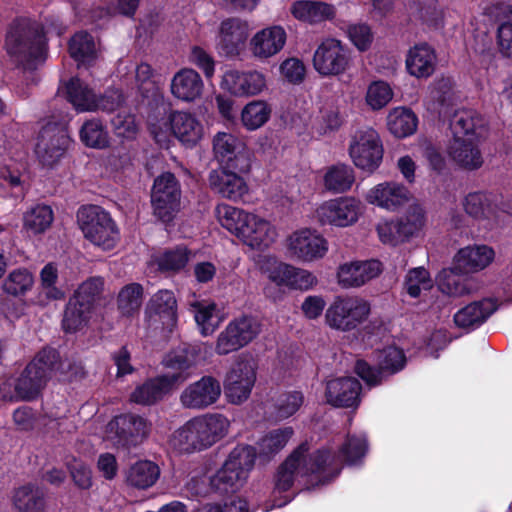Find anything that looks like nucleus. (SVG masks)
<instances>
[{
  "label": "nucleus",
  "mask_w": 512,
  "mask_h": 512,
  "mask_svg": "<svg viewBox=\"0 0 512 512\" xmlns=\"http://www.w3.org/2000/svg\"><path fill=\"white\" fill-rule=\"evenodd\" d=\"M449 127L454 138L481 140L487 132V121L477 110L463 108L453 113Z\"/></svg>",
  "instance_id": "nucleus-27"
},
{
  "label": "nucleus",
  "mask_w": 512,
  "mask_h": 512,
  "mask_svg": "<svg viewBox=\"0 0 512 512\" xmlns=\"http://www.w3.org/2000/svg\"><path fill=\"white\" fill-rule=\"evenodd\" d=\"M480 140L454 138L450 155L455 163L464 170L475 171L482 167L484 160L478 147Z\"/></svg>",
  "instance_id": "nucleus-37"
},
{
  "label": "nucleus",
  "mask_w": 512,
  "mask_h": 512,
  "mask_svg": "<svg viewBox=\"0 0 512 512\" xmlns=\"http://www.w3.org/2000/svg\"><path fill=\"white\" fill-rule=\"evenodd\" d=\"M265 87V76L257 70L232 69L226 71L222 78V88L235 96H254Z\"/></svg>",
  "instance_id": "nucleus-25"
},
{
  "label": "nucleus",
  "mask_w": 512,
  "mask_h": 512,
  "mask_svg": "<svg viewBox=\"0 0 512 512\" xmlns=\"http://www.w3.org/2000/svg\"><path fill=\"white\" fill-rule=\"evenodd\" d=\"M67 100L80 112L95 111L94 91L77 77L71 78L66 84Z\"/></svg>",
  "instance_id": "nucleus-43"
},
{
  "label": "nucleus",
  "mask_w": 512,
  "mask_h": 512,
  "mask_svg": "<svg viewBox=\"0 0 512 512\" xmlns=\"http://www.w3.org/2000/svg\"><path fill=\"white\" fill-rule=\"evenodd\" d=\"M79 136L81 142L89 148L104 149L109 146V134L100 119H90L83 123Z\"/></svg>",
  "instance_id": "nucleus-50"
},
{
  "label": "nucleus",
  "mask_w": 512,
  "mask_h": 512,
  "mask_svg": "<svg viewBox=\"0 0 512 512\" xmlns=\"http://www.w3.org/2000/svg\"><path fill=\"white\" fill-rule=\"evenodd\" d=\"M425 220V211L415 204L402 216L378 223L376 231L382 243L397 246L417 237L425 225Z\"/></svg>",
  "instance_id": "nucleus-7"
},
{
  "label": "nucleus",
  "mask_w": 512,
  "mask_h": 512,
  "mask_svg": "<svg viewBox=\"0 0 512 512\" xmlns=\"http://www.w3.org/2000/svg\"><path fill=\"white\" fill-rule=\"evenodd\" d=\"M307 451H309V444L301 443L278 467L274 477L273 507H283L292 501V497L280 496L278 498L277 494L281 495L292 488L296 471L301 467V460Z\"/></svg>",
  "instance_id": "nucleus-20"
},
{
  "label": "nucleus",
  "mask_w": 512,
  "mask_h": 512,
  "mask_svg": "<svg viewBox=\"0 0 512 512\" xmlns=\"http://www.w3.org/2000/svg\"><path fill=\"white\" fill-rule=\"evenodd\" d=\"M30 362L35 363L37 370L43 371L44 375L49 380L52 375L62 367V359L59 351L50 346L42 348Z\"/></svg>",
  "instance_id": "nucleus-58"
},
{
  "label": "nucleus",
  "mask_w": 512,
  "mask_h": 512,
  "mask_svg": "<svg viewBox=\"0 0 512 512\" xmlns=\"http://www.w3.org/2000/svg\"><path fill=\"white\" fill-rule=\"evenodd\" d=\"M303 475L328 473L321 481L322 484L334 480L342 471V461L338 453L328 447L319 448L312 453L308 451L301 460Z\"/></svg>",
  "instance_id": "nucleus-24"
},
{
  "label": "nucleus",
  "mask_w": 512,
  "mask_h": 512,
  "mask_svg": "<svg viewBox=\"0 0 512 512\" xmlns=\"http://www.w3.org/2000/svg\"><path fill=\"white\" fill-rule=\"evenodd\" d=\"M196 355V349L186 344L173 350L167 355L164 363L167 368L174 370V372L165 375L181 374L183 379L179 383L184 382L188 376L187 371L196 363Z\"/></svg>",
  "instance_id": "nucleus-49"
},
{
  "label": "nucleus",
  "mask_w": 512,
  "mask_h": 512,
  "mask_svg": "<svg viewBox=\"0 0 512 512\" xmlns=\"http://www.w3.org/2000/svg\"><path fill=\"white\" fill-rule=\"evenodd\" d=\"M370 303L356 296H336L325 312L326 324L334 330L350 332L362 325L370 315Z\"/></svg>",
  "instance_id": "nucleus-6"
},
{
  "label": "nucleus",
  "mask_w": 512,
  "mask_h": 512,
  "mask_svg": "<svg viewBox=\"0 0 512 512\" xmlns=\"http://www.w3.org/2000/svg\"><path fill=\"white\" fill-rule=\"evenodd\" d=\"M229 426V420L220 413L197 416L173 433L171 443L180 453L203 451L224 438Z\"/></svg>",
  "instance_id": "nucleus-3"
},
{
  "label": "nucleus",
  "mask_w": 512,
  "mask_h": 512,
  "mask_svg": "<svg viewBox=\"0 0 512 512\" xmlns=\"http://www.w3.org/2000/svg\"><path fill=\"white\" fill-rule=\"evenodd\" d=\"M103 286L104 280L101 277H91L78 287L72 297L93 309L96 299L103 290Z\"/></svg>",
  "instance_id": "nucleus-63"
},
{
  "label": "nucleus",
  "mask_w": 512,
  "mask_h": 512,
  "mask_svg": "<svg viewBox=\"0 0 512 512\" xmlns=\"http://www.w3.org/2000/svg\"><path fill=\"white\" fill-rule=\"evenodd\" d=\"M257 458L256 448L237 445L228 455L220 469L210 477L209 485L219 495H230L239 491L246 483Z\"/></svg>",
  "instance_id": "nucleus-4"
},
{
  "label": "nucleus",
  "mask_w": 512,
  "mask_h": 512,
  "mask_svg": "<svg viewBox=\"0 0 512 512\" xmlns=\"http://www.w3.org/2000/svg\"><path fill=\"white\" fill-rule=\"evenodd\" d=\"M34 283L32 274L27 269L12 271L3 282V290L12 296H23L31 290Z\"/></svg>",
  "instance_id": "nucleus-57"
},
{
  "label": "nucleus",
  "mask_w": 512,
  "mask_h": 512,
  "mask_svg": "<svg viewBox=\"0 0 512 512\" xmlns=\"http://www.w3.org/2000/svg\"><path fill=\"white\" fill-rule=\"evenodd\" d=\"M304 395L301 391H289L279 395L275 410L280 419H287L293 416L303 405Z\"/></svg>",
  "instance_id": "nucleus-61"
},
{
  "label": "nucleus",
  "mask_w": 512,
  "mask_h": 512,
  "mask_svg": "<svg viewBox=\"0 0 512 512\" xmlns=\"http://www.w3.org/2000/svg\"><path fill=\"white\" fill-rule=\"evenodd\" d=\"M498 308L499 303L496 298L488 297L473 301L454 314V323L459 328L476 329L485 323Z\"/></svg>",
  "instance_id": "nucleus-29"
},
{
  "label": "nucleus",
  "mask_w": 512,
  "mask_h": 512,
  "mask_svg": "<svg viewBox=\"0 0 512 512\" xmlns=\"http://www.w3.org/2000/svg\"><path fill=\"white\" fill-rule=\"evenodd\" d=\"M367 451L368 440L365 435L347 434L337 453L342 465H353L361 461Z\"/></svg>",
  "instance_id": "nucleus-52"
},
{
  "label": "nucleus",
  "mask_w": 512,
  "mask_h": 512,
  "mask_svg": "<svg viewBox=\"0 0 512 512\" xmlns=\"http://www.w3.org/2000/svg\"><path fill=\"white\" fill-rule=\"evenodd\" d=\"M107 429L113 434L118 447L130 449L148 438L151 423L145 417L129 412L114 416Z\"/></svg>",
  "instance_id": "nucleus-15"
},
{
  "label": "nucleus",
  "mask_w": 512,
  "mask_h": 512,
  "mask_svg": "<svg viewBox=\"0 0 512 512\" xmlns=\"http://www.w3.org/2000/svg\"><path fill=\"white\" fill-rule=\"evenodd\" d=\"M221 391L220 382L215 377L204 375L184 389L180 401L185 408L202 410L215 404Z\"/></svg>",
  "instance_id": "nucleus-22"
},
{
  "label": "nucleus",
  "mask_w": 512,
  "mask_h": 512,
  "mask_svg": "<svg viewBox=\"0 0 512 512\" xmlns=\"http://www.w3.org/2000/svg\"><path fill=\"white\" fill-rule=\"evenodd\" d=\"M382 269L383 265L378 258L345 263L337 271L338 283L343 288L360 287L377 277Z\"/></svg>",
  "instance_id": "nucleus-26"
},
{
  "label": "nucleus",
  "mask_w": 512,
  "mask_h": 512,
  "mask_svg": "<svg viewBox=\"0 0 512 512\" xmlns=\"http://www.w3.org/2000/svg\"><path fill=\"white\" fill-rule=\"evenodd\" d=\"M316 213L321 225L345 228L358 221L362 203L352 196H340L323 202Z\"/></svg>",
  "instance_id": "nucleus-16"
},
{
  "label": "nucleus",
  "mask_w": 512,
  "mask_h": 512,
  "mask_svg": "<svg viewBox=\"0 0 512 512\" xmlns=\"http://www.w3.org/2000/svg\"><path fill=\"white\" fill-rule=\"evenodd\" d=\"M0 197L23 198L24 184L18 171L4 168L0 172Z\"/></svg>",
  "instance_id": "nucleus-59"
},
{
  "label": "nucleus",
  "mask_w": 512,
  "mask_h": 512,
  "mask_svg": "<svg viewBox=\"0 0 512 512\" xmlns=\"http://www.w3.org/2000/svg\"><path fill=\"white\" fill-rule=\"evenodd\" d=\"M393 92L388 83L384 81L372 82L366 93V102L373 110L385 107L392 99Z\"/></svg>",
  "instance_id": "nucleus-62"
},
{
  "label": "nucleus",
  "mask_w": 512,
  "mask_h": 512,
  "mask_svg": "<svg viewBox=\"0 0 512 512\" xmlns=\"http://www.w3.org/2000/svg\"><path fill=\"white\" fill-rule=\"evenodd\" d=\"M353 61L352 50L336 38H326L313 55V67L323 77L344 74Z\"/></svg>",
  "instance_id": "nucleus-12"
},
{
  "label": "nucleus",
  "mask_w": 512,
  "mask_h": 512,
  "mask_svg": "<svg viewBox=\"0 0 512 512\" xmlns=\"http://www.w3.org/2000/svg\"><path fill=\"white\" fill-rule=\"evenodd\" d=\"M408 200L407 189L396 183H382L367 194V201L387 210H396Z\"/></svg>",
  "instance_id": "nucleus-38"
},
{
  "label": "nucleus",
  "mask_w": 512,
  "mask_h": 512,
  "mask_svg": "<svg viewBox=\"0 0 512 512\" xmlns=\"http://www.w3.org/2000/svg\"><path fill=\"white\" fill-rule=\"evenodd\" d=\"M294 431L292 427H284L272 430L264 436L260 443V455L271 457L282 450L292 437Z\"/></svg>",
  "instance_id": "nucleus-55"
},
{
  "label": "nucleus",
  "mask_w": 512,
  "mask_h": 512,
  "mask_svg": "<svg viewBox=\"0 0 512 512\" xmlns=\"http://www.w3.org/2000/svg\"><path fill=\"white\" fill-rule=\"evenodd\" d=\"M92 308L74 297L65 306L62 329L66 333H75L89 321Z\"/></svg>",
  "instance_id": "nucleus-44"
},
{
  "label": "nucleus",
  "mask_w": 512,
  "mask_h": 512,
  "mask_svg": "<svg viewBox=\"0 0 512 512\" xmlns=\"http://www.w3.org/2000/svg\"><path fill=\"white\" fill-rule=\"evenodd\" d=\"M287 247L292 256H324L328 242L315 230L305 228L293 232L287 238Z\"/></svg>",
  "instance_id": "nucleus-30"
},
{
  "label": "nucleus",
  "mask_w": 512,
  "mask_h": 512,
  "mask_svg": "<svg viewBox=\"0 0 512 512\" xmlns=\"http://www.w3.org/2000/svg\"><path fill=\"white\" fill-rule=\"evenodd\" d=\"M203 81L201 76L193 69L184 68L178 71L171 82L172 94L186 102H192L201 96Z\"/></svg>",
  "instance_id": "nucleus-36"
},
{
  "label": "nucleus",
  "mask_w": 512,
  "mask_h": 512,
  "mask_svg": "<svg viewBox=\"0 0 512 512\" xmlns=\"http://www.w3.org/2000/svg\"><path fill=\"white\" fill-rule=\"evenodd\" d=\"M213 151L219 167L250 171L251 153L246 145L233 134L218 132L213 139Z\"/></svg>",
  "instance_id": "nucleus-17"
},
{
  "label": "nucleus",
  "mask_w": 512,
  "mask_h": 512,
  "mask_svg": "<svg viewBox=\"0 0 512 512\" xmlns=\"http://www.w3.org/2000/svg\"><path fill=\"white\" fill-rule=\"evenodd\" d=\"M216 213L221 226L252 249L263 251L276 239L271 223L255 214L227 204L217 206Z\"/></svg>",
  "instance_id": "nucleus-2"
},
{
  "label": "nucleus",
  "mask_w": 512,
  "mask_h": 512,
  "mask_svg": "<svg viewBox=\"0 0 512 512\" xmlns=\"http://www.w3.org/2000/svg\"><path fill=\"white\" fill-rule=\"evenodd\" d=\"M376 362L382 374L385 376L394 375L404 369L407 363L403 349L397 346H386L375 353Z\"/></svg>",
  "instance_id": "nucleus-51"
},
{
  "label": "nucleus",
  "mask_w": 512,
  "mask_h": 512,
  "mask_svg": "<svg viewBox=\"0 0 512 512\" xmlns=\"http://www.w3.org/2000/svg\"><path fill=\"white\" fill-rule=\"evenodd\" d=\"M160 476L157 464L149 460H140L133 464L127 474V483L137 489H147L155 484Z\"/></svg>",
  "instance_id": "nucleus-46"
},
{
  "label": "nucleus",
  "mask_w": 512,
  "mask_h": 512,
  "mask_svg": "<svg viewBox=\"0 0 512 512\" xmlns=\"http://www.w3.org/2000/svg\"><path fill=\"white\" fill-rule=\"evenodd\" d=\"M49 379L43 371L37 370L35 363L29 362L15 381V392L24 401L35 400L47 385Z\"/></svg>",
  "instance_id": "nucleus-35"
},
{
  "label": "nucleus",
  "mask_w": 512,
  "mask_h": 512,
  "mask_svg": "<svg viewBox=\"0 0 512 512\" xmlns=\"http://www.w3.org/2000/svg\"><path fill=\"white\" fill-rule=\"evenodd\" d=\"M249 24L238 17L224 19L219 26L217 49L220 55L234 59L245 49Z\"/></svg>",
  "instance_id": "nucleus-19"
},
{
  "label": "nucleus",
  "mask_w": 512,
  "mask_h": 512,
  "mask_svg": "<svg viewBox=\"0 0 512 512\" xmlns=\"http://www.w3.org/2000/svg\"><path fill=\"white\" fill-rule=\"evenodd\" d=\"M271 115V108L267 102L262 100H254L242 110L241 120L248 130H256L263 126Z\"/></svg>",
  "instance_id": "nucleus-54"
},
{
  "label": "nucleus",
  "mask_w": 512,
  "mask_h": 512,
  "mask_svg": "<svg viewBox=\"0 0 512 512\" xmlns=\"http://www.w3.org/2000/svg\"><path fill=\"white\" fill-rule=\"evenodd\" d=\"M290 12L297 20L309 24H319L336 16L333 4L315 0H297L292 3Z\"/></svg>",
  "instance_id": "nucleus-33"
},
{
  "label": "nucleus",
  "mask_w": 512,
  "mask_h": 512,
  "mask_svg": "<svg viewBox=\"0 0 512 512\" xmlns=\"http://www.w3.org/2000/svg\"><path fill=\"white\" fill-rule=\"evenodd\" d=\"M348 152L357 168L373 173L380 167L384 154L379 133L371 127L357 129L351 137Z\"/></svg>",
  "instance_id": "nucleus-8"
},
{
  "label": "nucleus",
  "mask_w": 512,
  "mask_h": 512,
  "mask_svg": "<svg viewBox=\"0 0 512 512\" xmlns=\"http://www.w3.org/2000/svg\"><path fill=\"white\" fill-rule=\"evenodd\" d=\"M178 320L177 300L170 290H159L147 303L145 321L149 329L163 336L170 334Z\"/></svg>",
  "instance_id": "nucleus-14"
},
{
  "label": "nucleus",
  "mask_w": 512,
  "mask_h": 512,
  "mask_svg": "<svg viewBox=\"0 0 512 512\" xmlns=\"http://www.w3.org/2000/svg\"><path fill=\"white\" fill-rule=\"evenodd\" d=\"M418 117L410 108L397 107L389 112L387 127L396 138L403 139L413 135L418 127Z\"/></svg>",
  "instance_id": "nucleus-41"
},
{
  "label": "nucleus",
  "mask_w": 512,
  "mask_h": 512,
  "mask_svg": "<svg viewBox=\"0 0 512 512\" xmlns=\"http://www.w3.org/2000/svg\"><path fill=\"white\" fill-rule=\"evenodd\" d=\"M72 140L59 122H47L39 131L35 154L43 167L54 168L66 154Z\"/></svg>",
  "instance_id": "nucleus-11"
},
{
  "label": "nucleus",
  "mask_w": 512,
  "mask_h": 512,
  "mask_svg": "<svg viewBox=\"0 0 512 512\" xmlns=\"http://www.w3.org/2000/svg\"><path fill=\"white\" fill-rule=\"evenodd\" d=\"M181 195V184L174 173L166 171L156 176L151 188L154 215L162 222L172 221L179 210Z\"/></svg>",
  "instance_id": "nucleus-9"
},
{
  "label": "nucleus",
  "mask_w": 512,
  "mask_h": 512,
  "mask_svg": "<svg viewBox=\"0 0 512 512\" xmlns=\"http://www.w3.org/2000/svg\"><path fill=\"white\" fill-rule=\"evenodd\" d=\"M449 269H443L438 276L440 290L450 296H463L471 293V284L465 277L488 267L494 258H453Z\"/></svg>",
  "instance_id": "nucleus-10"
},
{
  "label": "nucleus",
  "mask_w": 512,
  "mask_h": 512,
  "mask_svg": "<svg viewBox=\"0 0 512 512\" xmlns=\"http://www.w3.org/2000/svg\"><path fill=\"white\" fill-rule=\"evenodd\" d=\"M455 83L451 77L436 79L430 88V109L441 113L451 107L455 100Z\"/></svg>",
  "instance_id": "nucleus-45"
},
{
  "label": "nucleus",
  "mask_w": 512,
  "mask_h": 512,
  "mask_svg": "<svg viewBox=\"0 0 512 512\" xmlns=\"http://www.w3.org/2000/svg\"><path fill=\"white\" fill-rule=\"evenodd\" d=\"M246 173H249V171H237L224 166L218 167L209 173V186L212 191L223 198L233 201L243 200L249 190L242 176Z\"/></svg>",
  "instance_id": "nucleus-21"
},
{
  "label": "nucleus",
  "mask_w": 512,
  "mask_h": 512,
  "mask_svg": "<svg viewBox=\"0 0 512 512\" xmlns=\"http://www.w3.org/2000/svg\"><path fill=\"white\" fill-rule=\"evenodd\" d=\"M171 133L183 145L195 146L202 138L203 126L191 113L184 111H172L169 115Z\"/></svg>",
  "instance_id": "nucleus-32"
},
{
  "label": "nucleus",
  "mask_w": 512,
  "mask_h": 512,
  "mask_svg": "<svg viewBox=\"0 0 512 512\" xmlns=\"http://www.w3.org/2000/svg\"><path fill=\"white\" fill-rule=\"evenodd\" d=\"M355 182V172L352 166L345 163H337L327 168L323 185L332 193H345L351 189Z\"/></svg>",
  "instance_id": "nucleus-42"
},
{
  "label": "nucleus",
  "mask_w": 512,
  "mask_h": 512,
  "mask_svg": "<svg viewBox=\"0 0 512 512\" xmlns=\"http://www.w3.org/2000/svg\"><path fill=\"white\" fill-rule=\"evenodd\" d=\"M143 299V287L130 283L121 288L117 296V308L122 316L130 317L138 312Z\"/></svg>",
  "instance_id": "nucleus-53"
},
{
  "label": "nucleus",
  "mask_w": 512,
  "mask_h": 512,
  "mask_svg": "<svg viewBox=\"0 0 512 512\" xmlns=\"http://www.w3.org/2000/svg\"><path fill=\"white\" fill-rule=\"evenodd\" d=\"M286 32L283 27L275 25L258 31L250 40L252 54L266 59L279 53L286 43Z\"/></svg>",
  "instance_id": "nucleus-31"
},
{
  "label": "nucleus",
  "mask_w": 512,
  "mask_h": 512,
  "mask_svg": "<svg viewBox=\"0 0 512 512\" xmlns=\"http://www.w3.org/2000/svg\"><path fill=\"white\" fill-rule=\"evenodd\" d=\"M362 385L351 376L337 377L326 382V402L336 408H357L361 402Z\"/></svg>",
  "instance_id": "nucleus-23"
},
{
  "label": "nucleus",
  "mask_w": 512,
  "mask_h": 512,
  "mask_svg": "<svg viewBox=\"0 0 512 512\" xmlns=\"http://www.w3.org/2000/svg\"><path fill=\"white\" fill-rule=\"evenodd\" d=\"M54 220V212L47 204H36L24 213L23 227L34 235L44 233Z\"/></svg>",
  "instance_id": "nucleus-47"
},
{
  "label": "nucleus",
  "mask_w": 512,
  "mask_h": 512,
  "mask_svg": "<svg viewBox=\"0 0 512 512\" xmlns=\"http://www.w3.org/2000/svg\"><path fill=\"white\" fill-rule=\"evenodd\" d=\"M346 36L359 52L368 51L374 41V33L367 23L348 24Z\"/></svg>",
  "instance_id": "nucleus-60"
},
{
  "label": "nucleus",
  "mask_w": 512,
  "mask_h": 512,
  "mask_svg": "<svg viewBox=\"0 0 512 512\" xmlns=\"http://www.w3.org/2000/svg\"><path fill=\"white\" fill-rule=\"evenodd\" d=\"M195 309V321L201 328L202 335L208 336L212 334L218 325V317L215 315L216 304H197Z\"/></svg>",
  "instance_id": "nucleus-64"
},
{
  "label": "nucleus",
  "mask_w": 512,
  "mask_h": 512,
  "mask_svg": "<svg viewBox=\"0 0 512 512\" xmlns=\"http://www.w3.org/2000/svg\"><path fill=\"white\" fill-rule=\"evenodd\" d=\"M12 504L17 512H45V492L38 485L27 483L14 489Z\"/></svg>",
  "instance_id": "nucleus-39"
},
{
  "label": "nucleus",
  "mask_w": 512,
  "mask_h": 512,
  "mask_svg": "<svg viewBox=\"0 0 512 512\" xmlns=\"http://www.w3.org/2000/svg\"><path fill=\"white\" fill-rule=\"evenodd\" d=\"M256 381L255 367L249 361H238L227 372L224 391L228 401L239 405L246 401Z\"/></svg>",
  "instance_id": "nucleus-18"
},
{
  "label": "nucleus",
  "mask_w": 512,
  "mask_h": 512,
  "mask_svg": "<svg viewBox=\"0 0 512 512\" xmlns=\"http://www.w3.org/2000/svg\"><path fill=\"white\" fill-rule=\"evenodd\" d=\"M260 270L268 279L278 286H288L293 266L278 262L277 258H263L258 262Z\"/></svg>",
  "instance_id": "nucleus-56"
},
{
  "label": "nucleus",
  "mask_w": 512,
  "mask_h": 512,
  "mask_svg": "<svg viewBox=\"0 0 512 512\" xmlns=\"http://www.w3.org/2000/svg\"><path fill=\"white\" fill-rule=\"evenodd\" d=\"M68 51L78 63H90L96 59V47L93 36L87 31L76 32L68 42Z\"/></svg>",
  "instance_id": "nucleus-48"
},
{
  "label": "nucleus",
  "mask_w": 512,
  "mask_h": 512,
  "mask_svg": "<svg viewBox=\"0 0 512 512\" xmlns=\"http://www.w3.org/2000/svg\"><path fill=\"white\" fill-rule=\"evenodd\" d=\"M183 379L181 374L161 375L137 386L131 394V401L141 405H153L163 399L172 387Z\"/></svg>",
  "instance_id": "nucleus-28"
},
{
  "label": "nucleus",
  "mask_w": 512,
  "mask_h": 512,
  "mask_svg": "<svg viewBox=\"0 0 512 512\" xmlns=\"http://www.w3.org/2000/svg\"><path fill=\"white\" fill-rule=\"evenodd\" d=\"M77 221L84 237L103 251L114 249L120 240L116 221L99 205L81 206L77 211Z\"/></svg>",
  "instance_id": "nucleus-5"
},
{
  "label": "nucleus",
  "mask_w": 512,
  "mask_h": 512,
  "mask_svg": "<svg viewBox=\"0 0 512 512\" xmlns=\"http://www.w3.org/2000/svg\"><path fill=\"white\" fill-rule=\"evenodd\" d=\"M4 48L11 61L24 70L44 62L48 40L43 25L29 17H16L8 26Z\"/></svg>",
  "instance_id": "nucleus-1"
},
{
  "label": "nucleus",
  "mask_w": 512,
  "mask_h": 512,
  "mask_svg": "<svg viewBox=\"0 0 512 512\" xmlns=\"http://www.w3.org/2000/svg\"><path fill=\"white\" fill-rule=\"evenodd\" d=\"M437 55L429 44L421 43L410 48L406 57V69L411 76L428 78L436 69Z\"/></svg>",
  "instance_id": "nucleus-34"
},
{
  "label": "nucleus",
  "mask_w": 512,
  "mask_h": 512,
  "mask_svg": "<svg viewBox=\"0 0 512 512\" xmlns=\"http://www.w3.org/2000/svg\"><path fill=\"white\" fill-rule=\"evenodd\" d=\"M261 332L259 321L253 316H241L229 322L218 335L215 351L227 355L251 343Z\"/></svg>",
  "instance_id": "nucleus-13"
},
{
  "label": "nucleus",
  "mask_w": 512,
  "mask_h": 512,
  "mask_svg": "<svg viewBox=\"0 0 512 512\" xmlns=\"http://www.w3.org/2000/svg\"><path fill=\"white\" fill-rule=\"evenodd\" d=\"M465 213L473 219H489L495 212V195L487 190L469 192L462 201Z\"/></svg>",
  "instance_id": "nucleus-40"
}]
</instances>
